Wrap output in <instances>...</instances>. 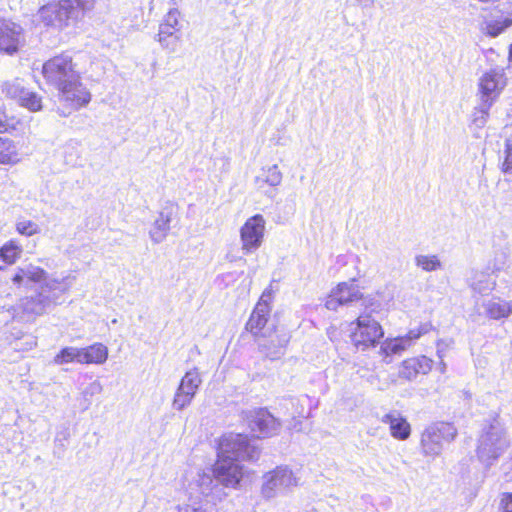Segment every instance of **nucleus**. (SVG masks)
I'll list each match as a JSON object with an SVG mask.
<instances>
[{
  "instance_id": "22",
  "label": "nucleus",
  "mask_w": 512,
  "mask_h": 512,
  "mask_svg": "<svg viewBox=\"0 0 512 512\" xmlns=\"http://www.w3.org/2000/svg\"><path fill=\"white\" fill-rule=\"evenodd\" d=\"M432 369V360L426 356L406 359L399 368V376L406 380H412L418 374H427Z\"/></svg>"
},
{
  "instance_id": "48",
  "label": "nucleus",
  "mask_w": 512,
  "mask_h": 512,
  "mask_svg": "<svg viewBox=\"0 0 512 512\" xmlns=\"http://www.w3.org/2000/svg\"><path fill=\"white\" fill-rule=\"evenodd\" d=\"M358 6L367 7L374 4L375 0H355Z\"/></svg>"
},
{
  "instance_id": "1",
  "label": "nucleus",
  "mask_w": 512,
  "mask_h": 512,
  "mask_svg": "<svg viewBox=\"0 0 512 512\" xmlns=\"http://www.w3.org/2000/svg\"><path fill=\"white\" fill-rule=\"evenodd\" d=\"M374 311L364 310L354 321L348 324L352 344L360 351H366L379 344L384 337V329L373 316Z\"/></svg>"
},
{
  "instance_id": "8",
  "label": "nucleus",
  "mask_w": 512,
  "mask_h": 512,
  "mask_svg": "<svg viewBox=\"0 0 512 512\" xmlns=\"http://www.w3.org/2000/svg\"><path fill=\"white\" fill-rule=\"evenodd\" d=\"M42 74L46 82L57 90L80 75L75 70L72 57L68 54H60L46 61L42 67Z\"/></svg>"
},
{
  "instance_id": "4",
  "label": "nucleus",
  "mask_w": 512,
  "mask_h": 512,
  "mask_svg": "<svg viewBox=\"0 0 512 512\" xmlns=\"http://www.w3.org/2000/svg\"><path fill=\"white\" fill-rule=\"evenodd\" d=\"M457 428L448 422H436L427 426L420 435V450L425 457L436 458L445 443L452 442L457 436Z\"/></svg>"
},
{
  "instance_id": "19",
  "label": "nucleus",
  "mask_w": 512,
  "mask_h": 512,
  "mask_svg": "<svg viewBox=\"0 0 512 512\" xmlns=\"http://www.w3.org/2000/svg\"><path fill=\"white\" fill-rule=\"evenodd\" d=\"M174 204L165 205L149 229V237L154 244L163 242L170 231V223L175 215Z\"/></svg>"
},
{
  "instance_id": "34",
  "label": "nucleus",
  "mask_w": 512,
  "mask_h": 512,
  "mask_svg": "<svg viewBox=\"0 0 512 512\" xmlns=\"http://www.w3.org/2000/svg\"><path fill=\"white\" fill-rule=\"evenodd\" d=\"M414 262L425 272H433L442 268V263L437 255L419 254L415 256Z\"/></svg>"
},
{
  "instance_id": "32",
  "label": "nucleus",
  "mask_w": 512,
  "mask_h": 512,
  "mask_svg": "<svg viewBox=\"0 0 512 512\" xmlns=\"http://www.w3.org/2000/svg\"><path fill=\"white\" fill-rule=\"evenodd\" d=\"M201 383L200 373L194 368L185 373L177 388L195 397Z\"/></svg>"
},
{
  "instance_id": "10",
  "label": "nucleus",
  "mask_w": 512,
  "mask_h": 512,
  "mask_svg": "<svg viewBox=\"0 0 512 512\" xmlns=\"http://www.w3.org/2000/svg\"><path fill=\"white\" fill-rule=\"evenodd\" d=\"M266 220L262 214H255L246 219L239 229L241 251L244 255L255 253L264 243Z\"/></svg>"
},
{
  "instance_id": "3",
  "label": "nucleus",
  "mask_w": 512,
  "mask_h": 512,
  "mask_svg": "<svg viewBox=\"0 0 512 512\" xmlns=\"http://www.w3.org/2000/svg\"><path fill=\"white\" fill-rule=\"evenodd\" d=\"M507 445L503 425L499 419L493 418L483 426L478 440L477 456L485 466L489 467L498 459Z\"/></svg>"
},
{
  "instance_id": "30",
  "label": "nucleus",
  "mask_w": 512,
  "mask_h": 512,
  "mask_svg": "<svg viewBox=\"0 0 512 512\" xmlns=\"http://www.w3.org/2000/svg\"><path fill=\"white\" fill-rule=\"evenodd\" d=\"M46 275L42 268L28 264L19 268L12 280L15 284H21L25 278L32 282H42L46 279Z\"/></svg>"
},
{
  "instance_id": "37",
  "label": "nucleus",
  "mask_w": 512,
  "mask_h": 512,
  "mask_svg": "<svg viewBox=\"0 0 512 512\" xmlns=\"http://www.w3.org/2000/svg\"><path fill=\"white\" fill-rule=\"evenodd\" d=\"M15 228L19 234L26 237H31L41 232L40 226L36 222L28 219H19L16 222Z\"/></svg>"
},
{
  "instance_id": "20",
  "label": "nucleus",
  "mask_w": 512,
  "mask_h": 512,
  "mask_svg": "<svg viewBox=\"0 0 512 512\" xmlns=\"http://www.w3.org/2000/svg\"><path fill=\"white\" fill-rule=\"evenodd\" d=\"M381 422L388 425L391 437L398 441H405L411 436V424L398 410H391L384 414Z\"/></svg>"
},
{
  "instance_id": "43",
  "label": "nucleus",
  "mask_w": 512,
  "mask_h": 512,
  "mask_svg": "<svg viewBox=\"0 0 512 512\" xmlns=\"http://www.w3.org/2000/svg\"><path fill=\"white\" fill-rule=\"evenodd\" d=\"M178 30L170 27L160 25L159 32L157 34L158 42H164L167 38H179L175 33Z\"/></svg>"
},
{
  "instance_id": "25",
  "label": "nucleus",
  "mask_w": 512,
  "mask_h": 512,
  "mask_svg": "<svg viewBox=\"0 0 512 512\" xmlns=\"http://www.w3.org/2000/svg\"><path fill=\"white\" fill-rule=\"evenodd\" d=\"M497 282L491 274L485 271H473L468 279L470 289L480 295H486L496 288Z\"/></svg>"
},
{
  "instance_id": "7",
  "label": "nucleus",
  "mask_w": 512,
  "mask_h": 512,
  "mask_svg": "<svg viewBox=\"0 0 512 512\" xmlns=\"http://www.w3.org/2000/svg\"><path fill=\"white\" fill-rule=\"evenodd\" d=\"M213 470H198L186 477V492L190 499L200 496L210 497L211 500H222L226 497L223 487L215 480Z\"/></svg>"
},
{
  "instance_id": "11",
  "label": "nucleus",
  "mask_w": 512,
  "mask_h": 512,
  "mask_svg": "<svg viewBox=\"0 0 512 512\" xmlns=\"http://www.w3.org/2000/svg\"><path fill=\"white\" fill-rule=\"evenodd\" d=\"M431 330L432 325L426 322L409 330L404 336L387 338L380 344L379 355H381L384 360L393 355H400L409 349L422 335L427 334Z\"/></svg>"
},
{
  "instance_id": "17",
  "label": "nucleus",
  "mask_w": 512,
  "mask_h": 512,
  "mask_svg": "<svg viewBox=\"0 0 512 512\" xmlns=\"http://www.w3.org/2000/svg\"><path fill=\"white\" fill-rule=\"evenodd\" d=\"M213 473L215 479L220 486L236 488L243 477V466L238 462L227 460L226 458L218 459L214 465Z\"/></svg>"
},
{
  "instance_id": "36",
  "label": "nucleus",
  "mask_w": 512,
  "mask_h": 512,
  "mask_svg": "<svg viewBox=\"0 0 512 512\" xmlns=\"http://www.w3.org/2000/svg\"><path fill=\"white\" fill-rule=\"evenodd\" d=\"M492 105V103L480 101V104L475 107L472 121L478 128L484 127L487 123Z\"/></svg>"
},
{
  "instance_id": "39",
  "label": "nucleus",
  "mask_w": 512,
  "mask_h": 512,
  "mask_svg": "<svg viewBox=\"0 0 512 512\" xmlns=\"http://www.w3.org/2000/svg\"><path fill=\"white\" fill-rule=\"evenodd\" d=\"M18 121L14 117H8L6 111L0 106V133L16 129Z\"/></svg>"
},
{
  "instance_id": "42",
  "label": "nucleus",
  "mask_w": 512,
  "mask_h": 512,
  "mask_svg": "<svg viewBox=\"0 0 512 512\" xmlns=\"http://www.w3.org/2000/svg\"><path fill=\"white\" fill-rule=\"evenodd\" d=\"M103 387L102 384L98 380H94L91 382L83 391L82 395L87 397H93L95 395H98L102 392Z\"/></svg>"
},
{
  "instance_id": "9",
  "label": "nucleus",
  "mask_w": 512,
  "mask_h": 512,
  "mask_svg": "<svg viewBox=\"0 0 512 512\" xmlns=\"http://www.w3.org/2000/svg\"><path fill=\"white\" fill-rule=\"evenodd\" d=\"M299 480L287 466H278L263 476L262 495L268 499L286 495L299 485Z\"/></svg>"
},
{
  "instance_id": "2",
  "label": "nucleus",
  "mask_w": 512,
  "mask_h": 512,
  "mask_svg": "<svg viewBox=\"0 0 512 512\" xmlns=\"http://www.w3.org/2000/svg\"><path fill=\"white\" fill-rule=\"evenodd\" d=\"M359 303L364 310L376 311L380 304L372 295H365L355 280L341 282L334 287L325 301L328 310L337 311L340 306H352Z\"/></svg>"
},
{
  "instance_id": "5",
  "label": "nucleus",
  "mask_w": 512,
  "mask_h": 512,
  "mask_svg": "<svg viewBox=\"0 0 512 512\" xmlns=\"http://www.w3.org/2000/svg\"><path fill=\"white\" fill-rule=\"evenodd\" d=\"M81 0H60L41 7L36 15V22L45 27L63 29L77 17V7Z\"/></svg>"
},
{
  "instance_id": "35",
  "label": "nucleus",
  "mask_w": 512,
  "mask_h": 512,
  "mask_svg": "<svg viewBox=\"0 0 512 512\" xmlns=\"http://www.w3.org/2000/svg\"><path fill=\"white\" fill-rule=\"evenodd\" d=\"M22 247L16 241L10 240L0 249V257L8 264H13L20 257Z\"/></svg>"
},
{
  "instance_id": "15",
  "label": "nucleus",
  "mask_w": 512,
  "mask_h": 512,
  "mask_svg": "<svg viewBox=\"0 0 512 512\" xmlns=\"http://www.w3.org/2000/svg\"><path fill=\"white\" fill-rule=\"evenodd\" d=\"M250 430L257 437H270L278 433L280 422L264 408L253 409L245 413Z\"/></svg>"
},
{
  "instance_id": "38",
  "label": "nucleus",
  "mask_w": 512,
  "mask_h": 512,
  "mask_svg": "<svg viewBox=\"0 0 512 512\" xmlns=\"http://www.w3.org/2000/svg\"><path fill=\"white\" fill-rule=\"evenodd\" d=\"M193 399L194 396L177 388L173 397L172 407L177 411H182L192 403Z\"/></svg>"
},
{
  "instance_id": "13",
  "label": "nucleus",
  "mask_w": 512,
  "mask_h": 512,
  "mask_svg": "<svg viewBox=\"0 0 512 512\" xmlns=\"http://www.w3.org/2000/svg\"><path fill=\"white\" fill-rule=\"evenodd\" d=\"M506 85L507 78L503 69L494 68L485 72L478 82L480 101L494 104Z\"/></svg>"
},
{
  "instance_id": "18",
  "label": "nucleus",
  "mask_w": 512,
  "mask_h": 512,
  "mask_svg": "<svg viewBox=\"0 0 512 512\" xmlns=\"http://www.w3.org/2000/svg\"><path fill=\"white\" fill-rule=\"evenodd\" d=\"M24 41L20 25L5 19L0 20V52L13 54Z\"/></svg>"
},
{
  "instance_id": "53",
  "label": "nucleus",
  "mask_w": 512,
  "mask_h": 512,
  "mask_svg": "<svg viewBox=\"0 0 512 512\" xmlns=\"http://www.w3.org/2000/svg\"><path fill=\"white\" fill-rule=\"evenodd\" d=\"M477 491L478 489L477 488H474L473 491L471 492V499L475 498L476 495H477Z\"/></svg>"
},
{
  "instance_id": "23",
  "label": "nucleus",
  "mask_w": 512,
  "mask_h": 512,
  "mask_svg": "<svg viewBox=\"0 0 512 512\" xmlns=\"http://www.w3.org/2000/svg\"><path fill=\"white\" fill-rule=\"evenodd\" d=\"M52 304H56V299L40 291L36 296L21 299L19 308L28 315H42Z\"/></svg>"
},
{
  "instance_id": "26",
  "label": "nucleus",
  "mask_w": 512,
  "mask_h": 512,
  "mask_svg": "<svg viewBox=\"0 0 512 512\" xmlns=\"http://www.w3.org/2000/svg\"><path fill=\"white\" fill-rule=\"evenodd\" d=\"M283 174L277 164L262 167L259 175L254 179L258 189H263L265 185L277 187L281 184Z\"/></svg>"
},
{
  "instance_id": "54",
  "label": "nucleus",
  "mask_w": 512,
  "mask_h": 512,
  "mask_svg": "<svg viewBox=\"0 0 512 512\" xmlns=\"http://www.w3.org/2000/svg\"><path fill=\"white\" fill-rule=\"evenodd\" d=\"M509 60L512 62V44L510 45L509 48Z\"/></svg>"
},
{
  "instance_id": "21",
  "label": "nucleus",
  "mask_w": 512,
  "mask_h": 512,
  "mask_svg": "<svg viewBox=\"0 0 512 512\" xmlns=\"http://www.w3.org/2000/svg\"><path fill=\"white\" fill-rule=\"evenodd\" d=\"M483 315L490 320H502L512 316V300H506L499 296L484 299L481 304Z\"/></svg>"
},
{
  "instance_id": "6",
  "label": "nucleus",
  "mask_w": 512,
  "mask_h": 512,
  "mask_svg": "<svg viewBox=\"0 0 512 512\" xmlns=\"http://www.w3.org/2000/svg\"><path fill=\"white\" fill-rule=\"evenodd\" d=\"M259 449L246 435L229 433L222 436L218 447V459L238 462L239 460H256L259 457Z\"/></svg>"
},
{
  "instance_id": "50",
  "label": "nucleus",
  "mask_w": 512,
  "mask_h": 512,
  "mask_svg": "<svg viewBox=\"0 0 512 512\" xmlns=\"http://www.w3.org/2000/svg\"><path fill=\"white\" fill-rule=\"evenodd\" d=\"M303 512H321V511H320V508L313 507V508L305 510Z\"/></svg>"
},
{
  "instance_id": "41",
  "label": "nucleus",
  "mask_w": 512,
  "mask_h": 512,
  "mask_svg": "<svg viewBox=\"0 0 512 512\" xmlns=\"http://www.w3.org/2000/svg\"><path fill=\"white\" fill-rule=\"evenodd\" d=\"M178 18H179V11L177 9H171L165 16V19L161 25L179 30L178 29V25H179Z\"/></svg>"
},
{
  "instance_id": "14",
  "label": "nucleus",
  "mask_w": 512,
  "mask_h": 512,
  "mask_svg": "<svg viewBox=\"0 0 512 512\" xmlns=\"http://www.w3.org/2000/svg\"><path fill=\"white\" fill-rule=\"evenodd\" d=\"M2 92L6 97L17 101L20 106L32 112H37L42 109L41 97L37 93L28 90L24 86L23 81L19 78L6 81L2 85Z\"/></svg>"
},
{
  "instance_id": "29",
  "label": "nucleus",
  "mask_w": 512,
  "mask_h": 512,
  "mask_svg": "<svg viewBox=\"0 0 512 512\" xmlns=\"http://www.w3.org/2000/svg\"><path fill=\"white\" fill-rule=\"evenodd\" d=\"M83 364L101 365L108 358V348L102 343H94L90 346L83 347Z\"/></svg>"
},
{
  "instance_id": "40",
  "label": "nucleus",
  "mask_w": 512,
  "mask_h": 512,
  "mask_svg": "<svg viewBox=\"0 0 512 512\" xmlns=\"http://www.w3.org/2000/svg\"><path fill=\"white\" fill-rule=\"evenodd\" d=\"M504 153L505 159L502 164V171L504 173H512V137L507 139Z\"/></svg>"
},
{
  "instance_id": "12",
  "label": "nucleus",
  "mask_w": 512,
  "mask_h": 512,
  "mask_svg": "<svg viewBox=\"0 0 512 512\" xmlns=\"http://www.w3.org/2000/svg\"><path fill=\"white\" fill-rule=\"evenodd\" d=\"M58 92L59 100L64 103L67 108L70 109L68 113H61L63 116H67L71 113V111H76L82 107L87 106L92 98L91 92L81 82L80 75L77 76L74 80H71V83H68L59 89Z\"/></svg>"
},
{
  "instance_id": "27",
  "label": "nucleus",
  "mask_w": 512,
  "mask_h": 512,
  "mask_svg": "<svg viewBox=\"0 0 512 512\" xmlns=\"http://www.w3.org/2000/svg\"><path fill=\"white\" fill-rule=\"evenodd\" d=\"M271 307L264 303H257L247 322V329L257 335L266 325Z\"/></svg>"
},
{
  "instance_id": "33",
  "label": "nucleus",
  "mask_w": 512,
  "mask_h": 512,
  "mask_svg": "<svg viewBox=\"0 0 512 512\" xmlns=\"http://www.w3.org/2000/svg\"><path fill=\"white\" fill-rule=\"evenodd\" d=\"M19 161L17 147L8 138L0 137V163L10 164Z\"/></svg>"
},
{
  "instance_id": "24",
  "label": "nucleus",
  "mask_w": 512,
  "mask_h": 512,
  "mask_svg": "<svg viewBox=\"0 0 512 512\" xmlns=\"http://www.w3.org/2000/svg\"><path fill=\"white\" fill-rule=\"evenodd\" d=\"M75 281V276L72 274H68L61 278L58 277H48L46 275V279L44 280L43 285L41 286V291H44L45 294L54 297L56 301L59 298V294L66 293L72 287Z\"/></svg>"
},
{
  "instance_id": "28",
  "label": "nucleus",
  "mask_w": 512,
  "mask_h": 512,
  "mask_svg": "<svg viewBox=\"0 0 512 512\" xmlns=\"http://www.w3.org/2000/svg\"><path fill=\"white\" fill-rule=\"evenodd\" d=\"M289 339L287 333L277 334L275 339H271L269 343L260 344L261 351L271 360L279 359L284 354Z\"/></svg>"
},
{
  "instance_id": "52",
  "label": "nucleus",
  "mask_w": 512,
  "mask_h": 512,
  "mask_svg": "<svg viewBox=\"0 0 512 512\" xmlns=\"http://www.w3.org/2000/svg\"><path fill=\"white\" fill-rule=\"evenodd\" d=\"M445 370H446V364H445L444 362H441V364H440V371H441L442 373H444V372H445Z\"/></svg>"
},
{
  "instance_id": "16",
  "label": "nucleus",
  "mask_w": 512,
  "mask_h": 512,
  "mask_svg": "<svg viewBox=\"0 0 512 512\" xmlns=\"http://www.w3.org/2000/svg\"><path fill=\"white\" fill-rule=\"evenodd\" d=\"M510 27H512V7L504 3L493 8L481 23V31L492 38L503 34Z\"/></svg>"
},
{
  "instance_id": "44",
  "label": "nucleus",
  "mask_w": 512,
  "mask_h": 512,
  "mask_svg": "<svg viewBox=\"0 0 512 512\" xmlns=\"http://www.w3.org/2000/svg\"><path fill=\"white\" fill-rule=\"evenodd\" d=\"M502 512H512V493H503L500 500Z\"/></svg>"
},
{
  "instance_id": "49",
  "label": "nucleus",
  "mask_w": 512,
  "mask_h": 512,
  "mask_svg": "<svg viewBox=\"0 0 512 512\" xmlns=\"http://www.w3.org/2000/svg\"><path fill=\"white\" fill-rule=\"evenodd\" d=\"M490 269L492 274H496L502 270V265L494 264L493 267H491Z\"/></svg>"
},
{
  "instance_id": "47",
  "label": "nucleus",
  "mask_w": 512,
  "mask_h": 512,
  "mask_svg": "<svg viewBox=\"0 0 512 512\" xmlns=\"http://www.w3.org/2000/svg\"><path fill=\"white\" fill-rule=\"evenodd\" d=\"M272 299V293L270 290H265L261 297H260V300L258 301V303H264L266 304L267 306H270V301Z\"/></svg>"
},
{
  "instance_id": "51",
  "label": "nucleus",
  "mask_w": 512,
  "mask_h": 512,
  "mask_svg": "<svg viewBox=\"0 0 512 512\" xmlns=\"http://www.w3.org/2000/svg\"><path fill=\"white\" fill-rule=\"evenodd\" d=\"M29 345H30V348L36 346V340L33 337H31Z\"/></svg>"
},
{
  "instance_id": "45",
  "label": "nucleus",
  "mask_w": 512,
  "mask_h": 512,
  "mask_svg": "<svg viewBox=\"0 0 512 512\" xmlns=\"http://www.w3.org/2000/svg\"><path fill=\"white\" fill-rule=\"evenodd\" d=\"M178 512H210L202 505L186 504L178 508Z\"/></svg>"
},
{
  "instance_id": "46",
  "label": "nucleus",
  "mask_w": 512,
  "mask_h": 512,
  "mask_svg": "<svg viewBox=\"0 0 512 512\" xmlns=\"http://www.w3.org/2000/svg\"><path fill=\"white\" fill-rule=\"evenodd\" d=\"M178 40L179 38H167V40H165L164 42L159 43L162 45V47L174 51L177 46Z\"/></svg>"
},
{
  "instance_id": "31",
  "label": "nucleus",
  "mask_w": 512,
  "mask_h": 512,
  "mask_svg": "<svg viewBox=\"0 0 512 512\" xmlns=\"http://www.w3.org/2000/svg\"><path fill=\"white\" fill-rule=\"evenodd\" d=\"M83 352L82 348L78 347H65L57 353L53 359V363L56 365H63L68 363L83 364Z\"/></svg>"
}]
</instances>
